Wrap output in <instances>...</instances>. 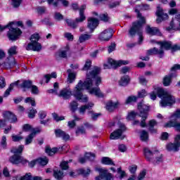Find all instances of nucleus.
<instances>
[{
  "mask_svg": "<svg viewBox=\"0 0 180 180\" xmlns=\"http://www.w3.org/2000/svg\"><path fill=\"white\" fill-rule=\"evenodd\" d=\"M100 74L101 68L94 67L93 70L87 73L84 82L82 80L79 81L73 91L70 88L62 89L60 92V96H62L63 99H70L73 95L77 101L86 103L88 102V96L82 94V91L86 89L91 95H95L97 98H103L105 95L98 87L102 84V77L99 76Z\"/></svg>",
  "mask_w": 180,
  "mask_h": 180,
  "instance_id": "1",
  "label": "nucleus"
},
{
  "mask_svg": "<svg viewBox=\"0 0 180 180\" xmlns=\"http://www.w3.org/2000/svg\"><path fill=\"white\" fill-rule=\"evenodd\" d=\"M158 98H162L160 101V106L167 108V106H172L175 103V97L172 96L168 91L160 87L155 88L153 91L150 94V99L155 101Z\"/></svg>",
  "mask_w": 180,
  "mask_h": 180,
  "instance_id": "2",
  "label": "nucleus"
},
{
  "mask_svg": "<svg viewBox=\"0 0 180 180\" xmlns=\"http://www.w3.org/2000/svg\"><path fill=\"white\" fill-rule=\"evenodd\" d=\"M135 12L137 13L139 20L132 23L129 33L131 37L138 34L139 36V44H141V41H143V25L146 23V18L141 15L139 9L136 8Z\"/></svg>",
  "mask_w": 180,
  "mask_h": 180,
  "instance_id": "3",
  "label": "nucleus"
},
{
  "mask_svg": "<svg viewBox=\"0 0 180 180\" xmlns=\"http://www.w3.org/2000/svg\"><path fill=\"white\" fill-rule=\"evenodd\" d=\"M150 43L153 44H159L160 46V49H158L157 48H153L148 51V54L149 56H153V54L160 56V57H162L164 56V50H171L172 42L168 41H157L155 39H151Z\"/></svg>",
  "mask_w": 180,
  "mask_h": 180,
  "instance_id": "4",
  "label": "nucleus"
},
{
  "mask_svg": "<svg viewBox=\"0 0 180 180\" xmlns=\"http://www.w3.org/2000/svg\"><path fill=\"white\" fill-rule=\"evenodd\" d=\"M25 146L20 145L18 147H13L11 150V152L14 154L9 159L11 164H27V160L24 159L23 157L20 156V154L23 152Z\"/></svg>",
  "mask_w": 180,
  "mask_h": 180,
  "instance_id": "5",
  "label": "nucleus"
},
{
  "mask_svg": "<svg viewBox=\"0 0 180 180\" xmlns=\"http://www.w3.org/2000/svg\"><path fill=\"white\" fill-rule=\"evenodd\" d=\"M8 56L6 58L4 63L1 64L2 67L6 68V70L13 68V67L16 65V60L13 56L18 54V46H13L8 49Z\"/></svg>",
  "mask_w": 180,
  "mask_h": 180,
  "instance_id": "6",
  "label": "nucleus"
},
{
  "mask_svg": "<svg viewBox=\"0 0 180 180\" xmlns=\"http://www.w3.org/2000/svg\"><path fill=\"white\" fill-rule=\"evenodd\" d=\"M14 24L15 22H10L8 25L4 26L0 25V32H4L7 27L9 29L7 34L9 40H16L22 34V31L19 28H13Z\"/></svg>",
  "mask_w": 180,
  "mask_h": 180,
  "instance_id": "7",
  "label": "nucleus"
},
{
  "mask_svg": "<svg viewBox=\"0 0 180 180\" xmlns=\"http://www.w3.org/2000/svg\"><path fill=\"white\" fill-rule=\"evenodd\" d=\"M138 109L141 113L140 117H142V120L140 123L139 121L135 120L133 122V124H140L141 127H146V119H147V112L150 110V107L146 104H144L143 102H141L138 104Z\"/></svg>",
  "mask_w": 180,
  "mask_h": 180,
  "instance_id": "8",
  "label": "nucleus"
},
{
  "mask_svg": "<svg viewBox=\"0 0 180 180\" xmlns=\"http://www.w3.org/2000/svg\"><path fill=\"white\" fill-rule=\"evenodd\" d=\"M165 127H175L176 131H180V108L177 109L169 117V121Z\"/></svg>",
  "mask_w": 180,
  "mask_h": 180,
  "instance_id": "9",
  "label": "nucleus"
},
{
  "mask_svg": "<svg viewBox=\"0 0 180 180\" xmlns=\"http://www.w3.org/2000/svg\"><path fill=\"white\" fill-rule=\"evenodd\" d=\"M86 9V6L82 5L79 8V18H77L75 20H72L70 19L66 20V23L68 24V26H70V27H72V29H77L78 27V23H82L84 20L86 19V17L85 16V14H84V12Z\"/></svg>",
  "mask_w": 180,
  "mask_h": 180,
  "instance_id": "10",
  "label": "nucleus"
},
{
  "mask_svg": "<svg viewBox=\"0 0 180 180\" xmlns=\"http://www.w3.org/2000/svg\"><path fill=\"white\" fill-rule=\"evenodd\" d=\"M144 155L147 161H153V158L157 156L155 159V160L153 162V164H161L162 162V155L160 153V152L155 150V152H151L150 149L146 148H144Z\"/></svg>",
  "mask_w": 180,
  "mask_h": 180,
  "instance_id": "11",
  "label": "nucleus"
},
{
  "mask_svg": "<svg viewBox=\"0 0 180 180\" xmlns=\"http://www.w3.org/2000/svg\"><path fill=\"white\" fill-rule=\"evenodd\" d=\"M39 39L40 37L39 36V34H32L30 38L31 42L29 43L25 47L26 50H32V51H40V50H41V44L38 42Z\"/></svg>",
  "mask_w": 180,
  "mask_h": 180,
  "instance_id": "12",
  "label": "nucleus"
},
{
  "mask_svg": "<svg viewBox=\"0 0 180 180\" xmlns=\"http://www.w3.org/2000/svg\"><path fill=\"white\" fill-rule=\"evenodd\" d=\"M96 171L99 175L95 177V180H113V175L109 172V170L102 168L96 167Z\"/></svg>",
  "mask_w": 180,
  "mask_h": 180,
  "instance_id": "13",
  "label": "nucleus"
},
{
  "mask_svg": "<svg viewBox=\"0 0 180 180\" xmlns=\"http://www.w3.org/2000/svg\"><path fill=\"white\" fill-rule=\"evenodd\" d=\"M124 131H126V126H124V124H122L120 122V129L114 131L112 133L110 134V140H118V139L123 140V139H124V136L123 135V133H124Z\"/></svg>",
  "mask_w": 180,
  "mask_h": 180,
  "instance_id": "14",
  "label": "nucleus"
},
{
  "mask_svg": "<svg viewBox=\"0 0 180 180\" xmlns=\"http://www.w3.org/2000/svg\"><path fill=\"white\" fill-rule=\"evenodd\" d=\"M180 148V131L175 138L174 143H169L166 145V149L167 151H173V153H176L179 151Z\"/></svg>",
  "mask_w": 180,
  "mask_h": 180,
  "instance_id": "15",
  "label": "nucleus"
},
{
  "mask_svg": "<svg viewBox=\"0 0 180 180\" xmlns=\"http://www.w3.org/2000/svg\"><path fill=\"white\" fill-rule=\"evenodd\" d=\"M127 64H129L128 60L116 61L112 58H108V63L104 64V68L105 70L108 68H117V67H120V65H126Z\"/></svg>",
  "mask_w": 180,
  "mask_h": 180,
  "instance_id": "16",
  "label": "nucleus"
},
{
  "mask_svg": "<svg viewBox=\"0 0 180 180\" xmlns=\"http://www.w3.org/2000/svg\"><path fill=\"white\" fill-rule=\"evenodd\" d=\"M157 23H161L163 20H167L169 18L168 14L164 12V9L161 6H158L156 10Z\"/></svg>",
  "mask_w": 180,
  "mask_h": 180,
  "instance_id": "17",
  "label": "nucleus"
},
{
  "mask_svg": "<svg viewBox=\"0 0 180 180\" xmlns=\"http://www.w3.org/2000/svg\"><path fill=\"white\" fill-rule=\"evenodd\" d=\"M167 30H180V14L176 15V17L172 19Z\"/></svg>",
  "mask_w": 180,
  "mask_h": 180,
  "instance_id": "18",
  "label": "nucleus"
},
{
  "mask_svg": "<svg viewBox=\"0 0 180 180\" xmlns=\"http://www.w3.org/2000/svg\"><path fill=\"white\" fill-rule=\"evenodd\" d=\"M113 36V30L108 28L99 34V39L101 41H109Z\"/></svg>",
  "mask_w": 180,
  "mask_h": 180,
  "instance_id": "19",
  "label": "nucleus"
},
{
  "mask_svg": "<svg viewBox=\"0 0 180 180\" xmlns=\"http://www.w3.org/2000/svg\"><path fill=\"white\" fill-rule=\"evenodd\" d=\"M98 24L99 21L98 20V19L94 18H88L87 27L90 29L91 33L92 32H94V30H95V29H96Z\"/></svg>",
  "mask_w": 180,
  "mask_h": 180,
  "instance_id": "20",
  "label": "nucleus"
},
{
  "mask_svg": "<svg viewBox=\"0 0 180 180\" xmlns=\"http://www.w3.org/2000/svg\"><path fill=\"white\" fill-rule=\"evenodd\" d=\"M146 32L147 34H150V36H161V32H160V30L155 27H150V25H147Z\"/></svg>",
  "mask_w": 180,
  "mask_h": 180,
  "instance_id": "21",
  "label": "nucleus"
},
{
  "mask_svg": "<svg viewBox=\"0 0 180 180\" xmlns=\"http://www.w3.org/2000/svg\"><path fill=\"white\" fill-rule=\"evenodd\" d=\"M3 117L6 120H8L11 123H15V122H18V118L16 117V115L9 111L4 112L3 113Z\"/></svg>",
  "mask_w": 180,
  "mask_h": 180,
  "instance_id": "22",
  "label": "nucleus"
},
{
  "mask_svg": "<svg viewBox=\"0 0 180 180\" xmlns=\"http://www.w3.org/2000/svg\"><path fill=\"white\" fill-rule=\"evenodd\" d=\"M119 105H120V103L117 101L115 102L110 101L106 103V109L108 112H113L115 109L119 107Z\"/></svg>",
  "mask_w": 180,
  "mask_h": 180,
  "instance_id": "23",
  "label": "nucleus"
},
{
  "mask_svg": "<svg viewBox=\"0 0 180 180\" xmlns=\"http://www.w3.org/2000/svg\"><path fill=\"white\" fill-rule=\"evenodd\" d=\"M55 134L56 137H61L63 140H70V135L60 129L55 130Z\"/></svg>",
  "mask_w": 180,
  "mask_h": 180,
  "instance_id": "24",
  "label": "nucleus"
},
{
  "mask_svg": "<svg viewBox=\"0 0 180 180\" xmlns=\"http://www.w3.org/2000/svg\"><path fill=\"white\" fill-rule=\"evenodd\" d=\"M86 160H89V161H94L95 160V154L94 153H86L84 157L80 158L79 159L80 164H84L86 162Z\"/></svg>",
  "mask_w": 180,
  "mask_h": 180,
  "instance_id": "25",
  "label": "nucleus"
},
{
  "mask_svg": "<svg viewBox=\"0 0 180 180\" xmlns=\"http://www.w3.org/2000/svg\"><path fill=\"white\" fill-rule=\"evenodd\" d=\"M18 84H19V81L11 83L10 84L9 87L6 90V91L4 93V98H6V97L9 96L12 89H13V88H15V86H18Z\"/></svg>",
  "mask_w": 180,
  "mask_h": 180,
  "instance_id": "26",
  "label": "nucleus"
},
{
  "mask_svg": "<svg viewBox=\"0 0 180 180\" xmlns=\"http://www.w3.org/2000/svg\"><path fill=\"white\" fill-rule=\"evenodd\" d=\"M68 53H70V46L67 45L64 49H62L58 52V56L62 58H65Z\"/></svg>",
  "mask_w": 180,
  "mask_h": 180,
  "instance_id": "27",
  "label": "nucleus"
},
{
  "mask_svg": "<svg viewBox=\"0 0 180 180\" xmlns=\"http://www.w3.org/2000/svg\"><path fill=\"white\" fill-rule=\"evenodd\" d=\"M129 82H130V77L129 76H123L121 77L119 84L121 86H126L127 85L129 84Z\"/></svg>",
  "mask_w": 180,
  "mask_h": 180,
  "instance_id": "28",
  "label": "nucleus"
},
{
  "mask_svg": "<svg viewBox=\"0 0 180 180\" xmlns=\"http://www.w3.org/2000/svg\"><path fill=\"white\" fill-rule=\"evenodd\" d=\"M40 176H34L32 177V174L27 173L24 176L21 177L20 180H41Z\"/></svg>",
  "mask_w": 180,
  "mask_h": 180,
  "instance_id": "29",
  "label": "nucleus"
},
{
  "mask_svg": "<svg viewBox=\"0 0 180 180\" xmlns=\"http://www.w3.org/2000/svg\"><path fill=\"white\" fill-rule=\"evenodd\" d=\"M173 77H174L173 74H170L169 75L165 76L163 79V85L165 86H169Z\"/></svg>",
  "mask_w": 180,
  "mask_h": 180,
  "instance_id": "30",
  "label": "nucleus"
},
{
  "mask_svg": "<svg viewBox=\"0 0 180 180\" xmlns=\"http://www.w3.org/2000/svg\"><path fill=\"white\" fill-rule=\"evenodd\" d=\"M94 108V103H89L87 105H82L81 106V108H79V113H85V110H91V108Z\"/></svg>",
  "mask_w": 180,
  "mask_h": 180,
  "instance_id": "31",
  "label": "nucleus"
},
{
  "mask_svg": "<svg viewBox=\"0 0 180 180\" xmlns=\"http://www.w3.org/2000/svg\"><path fill=\"white\" fill-rule=\"evenodd\" d=\"M53 176L56 179H63L64 177V173L61 170L54 169L53 170Z\"/></svg>",
  "mask_w": 180,
  "mask_h": 180,
  "instance_id": "32",
  "label": "nucleus"
},
{
  "mask_svg": "<svg viewBox=\"0 0 180 180\" xmlns=\"http://www.w3.org/2000/svg\"><path fill=\"white\" fill-rule=\"evenodd\" d=\"M77 172L79 175H82L83 176H89V174H91V169H79L77 170Z\"/></svg>",
  "mask_w": 180,
  "mask_h": 180,
  "instance_id": "33",
  "label": "nucleus"
},
{
  "mask_svg": "<svg viewBox=\"0 0 180 180\" xmlns=\"http://www.w3.org/2000/svg\"><path fill=\"white\" fill-rule=\"evenodd\" d=\"M68 82L69 84H72L73 82L75 81L76 74L75 72H71V70H68Z\"/></svg>",
  "mask_w": 180,
  "mask_h": 180,
  "instance_id": "34",
  "label": "nucleus"
},
{
  "mask_svg": "<svg viewBox=\"0 0 180 180\" xmlns=\"http://www.w3.org/2000/svg\"><path fill=\"white\" fill-rule=\"evenodd\" d=\"M102 164H104V165H115V162H113V160L108 157H103L101 159Z\"/></svg>",
  "mask_w": 180,
  "mask_h": 180,
  "instance_id": "35",
  "label": "nucleus"
},
{
  "mask_svg": "<svg viewBox=\"0 0 180 180\" xmlns=\"http://www.w3.org/2000/svg\"><path fill=\"white\" fill-rule=\"evenodd\" d=\"M126 176V172L122 170V167H119L117 169V174L116 175V178L119 180H122L124 177Z\"/></svg>",
  "mask_w": 180,
  "mask_h": 180,
  "instance_id": "36",
  "label": "nucleus"
},
{
  "mask_svg": "<svg viewBox=\"0 0 180 180\" xmlns=\"http://www.w3.org/2000/svg\"><path fill=\"white\" fill-rule=\"evenodd\" d=\"M45 151L48 155H54L57 151H58V149L57 148H53L51 149L50 147H46L45 149Z\"/></svg>",
  "mask_w": 180,
  "mask_h": 180,
  "instance_id": "37",
  "label": "nucleus"
},
{
  "mask_svg": "<svg viewBox=\"0 0 180 180\" xmlns=\"http://www.w3.org/2000/svg\"><path fill=\"white\" fill-rule=\"evenodd\" d=\"M32 86L33 84L30 80L24 81L21 85L22 88H24V89H30V87Z\"/></svg>",
  "mask_w": 180,
  "mask_h": 180,
  "instance_id": "38",
  "label": "nucleus"
},
{
  "mask_svg": "<svg viewBox=\"0 0 180 180\" xmlns=\"http://www.w3.org/2000/svg\"><path fill=\"white\" fill-rule=\"evenodd\" d=\"M89 39H91V34H83L80 35L79 38V41L80 43H84V41H86V40H89Z\"/></svg>",
  "mask_w": 180,
  "mask_h": 180,
  "instance_id": "39",
  "label": "nucleus"
},
{
  "mask_svg": "<svg viewBox=\"0 0 180 180\" xmlns=\"http://www.w3.org/2000/svg\"><path fill=\"white\" fill-rule=\"evenodd\" d=\"M37 162L40 165H47L49 162V159H47V158H40L39 159H37Z\"/></svg>",
  "mask_w": 180,
  "mask_h": 180,
  "instance_id": "40",
  "label": "nucleus"
},
{
  "mask_svg": "<svg viewBox=\"0 0 180 180\" xmlns=\"http://www.w3.org/2000/svg\"><path fill=\"white\" fill-rule=\"evenodd\" d=\"M154 126H157V121H155L154 120H150L149 121V127H150L149 130L151 131V133H156L157 132V130L153 129V127Z\"/></svg>",
  "mask_w": 180,
  "mask_h": 180,
  "instance_id": "41",
  "label": "nucleus"
},
{
  "mask_svg": "<svg viewBox=\"0 0 180 180\" xmlns=\"http://www.w3.org/2000/svg\"><path fill=\"white\" fill-rule=\"evenodd\" d=\"M141 140L142 141H147L148 140V132L144 130L141 132Z\"/></svg>",
  "mask_w": 180,
  "mask_h": 180,
  "instance_id": "42",
  "label": "nucleus"
},
{
  "mask_svg": "<svg viewBox=\"0 0 180 180\" xmlns=\"http://www.w3.org/2000/svg\"><path fill=\"white\" fill-rule=\"evenodd\" d=\"M70 108L72 112H75L78 109V103L75 101H72L70 104Z\"/></svg>",
  "mask_w": 180,
  "mask_h": 180,
  "instance_id": "43",
  "label": "nucleus"
},
{
  "mask_svg": "<svg viewBox=\"0 0 180 180\" xmlns=\"http://www.w3.org/2000/svg\"><path fill=\"white\" fill-rule=\"evenodd\" d=\"M35 134L32 133L30 134L25 139V144L26 146L30 144L32 141H33V139L34 138Z\"/></svg>",
  "mask_w": 180,
  "mask_h": 180,
  "instance_id": "44",
  "label": "nucleus"
},
{
  "mask_svg": "<svg viewBox=\"0 0 180 180\" xmlns=\"http://www.w3.org/2000/svg\"><path fill=\"white\" fill-rule=\"evenodd\" d=\"M137 101V97L136 96H129L126 101H125V103L127 105H129V103H131L133 102H136Z\"/></svg>",
  "mask_w": 180,
  "mask_h": 180,
  "instance_id": "45",
  "label": "nucleus"
},
{
  "mask_svg": "<svg viewBox=\"0 0 180 180\" xmlns=\"http://www.w3.org/2000/svg\"><path fill=\"white\" fill-rule=\"evenodd\" d=\"M44 78L46 79V84H49V82L50 79H51V78H57V73L52 72L51 75H46Z\"/></svg>",
  "mask_w": 180,
  "mask_h": 180,
  "instance_id": "46",
  "label": "nucleus"
},
{
  "mask_svg": "<svg viewBox=\"0 0 180 180\" xmlns=\"http://www.w3.org/2000/svg\"><path fill=\"white\" fill-rule=\"evenodd\" d=\"M137 116V113L134 111H131L128 113V115L127 117V120H133Z\"/></svg>",
  "mask_w": 180,
  "mask_h": 180,
  "instance_id": "47",
  "label": "nucleus"
},
{
  "mask_svg": "<svg viewBox=\"0 0 180 180\" xmlns=\"http://www.w3.org/2000/svg\"><path fill=\"white\" fill-rule=\"evenodd\" d=\"M25 103H30L32 106H36V101H34V98L32 97H27L25 100Z\"/></svg>",
  "mask_w": 180,
  "mask_h": 180,
  "instance_id": "48",
  "label": "nucleus"
},
{
  "mask_svg": "<svg viewBox=\"0 0 180 180\" xmlns=\"http://www.w3.org/2000/svg\"><path fill=\"white\" fill-rule=\"evenodd\" d=\"M11 139H12L13 141L18 142V141H20V140H23V136H22L20 135L13 134L11 136Z\"/></svg>",
  "mask_w": 180,
  "mask_h": 180,
  "instance_id": "49",
  "label": "nucleus"
},
{
  "mask_svg": "<svg viewBox=\"0 0 180 180\" xmlns=\"http://www.w3.org/2000/svg\"><path fill=\"white\" fill-rule=\"evenodd\" d=\"M89 115L91 117L92 120H96L98 116H101V113H94L92 110H89Z\"/></svg>",
  "mask_w": 180,
  "mask_h": 180,
  "instance_id": "50",
  "label": "nucleus"
},
{
  "mask_svg": "<svg viewBox=\"0 0 180 180\" xmlns=\"http://www.w3.org/2000/svg\"><path fill=\"white\" fill-rule=\"evenodd\" d=\"M53 117L56 122H61V120H65V117L64 116H58L57 113L53 114Z\"/></svg>",
  "mask_w": 180,
  "mask_h": 180,
  "instance_id": "51",
  "label": "nucleus"
},
{
  "mask_svg": "<svg viewBox=\"0 0 180 180\" xmlns=\"http://www.w3.org/2000/svg\"><path fill=\"white\" fill-rule=\"evenodd\" d=\"M86 131L84 127H78L76 130V136H79V134H85Z\"/></svg>",
  "mask_w": 180,
  "mask_h": 180,
  "instance_id": "52",
  "label": "nucleus"
},
{
  "mask_svg": "<svg viewBox=\"0 0 180 180\" xmlns=\"http://www.w3.org/2000/svg\"><path fill=\"white\" fill-rule=\"evenodd\" d=\"M36 113H37V110L36 109H32L28 112V117L30 119H33L36 116Z\"/></svg>",
  "mask_w": 180,
  "mask_h": 180,
  "instance_id": "53",
  "label": "nucleus"
},
{
  "mask_svg": "<svg viewBox=\"0 0 180 180\" xmlns=\"http://www.w3.org/2000/svg\"><path fill=\"white\" fill-rule=\"evenodd\" d=\"M30 89L33 95H39V88L37 86L32 85Z\"/></svg>",
  "mask_w": 180,
  "mask_h": 180,
  "instance_id": "54",
  "label": "nucleus"
},
{
  "mask_svg": "<svg viewBox=\"0 0 180 180\" xmlns=\"http://www.w3.org/2000/svg\"><path fill=\"white\" fill-rule=\"evenodd\" d=\"M91 64H92V62L90 60H87L83 68V71H88V69L91 68Z\"/></svg>",
  "mask_w": 180,
  "mask_h": 180,
  "instance_id": "55",
  "label": "nucleus"
},
{
  "mask_svg": "<svg viewBox=\"0 0 180 180\" xmlns=\"http://www.w3.org/2000/svg\"><path fill=\"white\" fill-rule=\"evenodd\" d=\"M68 162H70L69 161H63L60 163V168L63 170L68 169Z\"/></svg>",
  "mask_w": 180,
  "mask_h": 180,
  "instance_id": "56",
  "label": "nucleus"
},
{
  "mask_svg": "<svg viewBox=\"0 0 180 180\" xmlns=\"http://www.w3.org/2000/svg\"><path fill=\"white\" fill-rule=\"evenodd\" d=\"M54 19H56V20H63L64 16L60 13H55Z\"/></svg>",
  "mask_w": 180,
  "mask_h": 180,
  "instance_id": "57",
  "label": "nucleus"
},
{
  "mask_svg": "<svg viewBox=\"0 0 180 180\" xmlns=\"http://www.w3.org/2000/svg\"><path fill=\"white\" fill-rule=\"evenodd\" d=\"M37 13L39 15H43V13H46V7L44 6H39L37 8Z\"/></svg>",
  "mask_w": 180,
  "mask_h": 180,
  "instance_id": "58",
  "label": "nucleus"
},
{
  "mask_svg": "<svg viewBox=\"0 0 180 180\" xmlns=\"http://www.w3.org/2000/svg\"><path fill=\"white\" fill-rule=\"evenodd\" d=\"M23 131H30L32 130V125L29 124H25L22 126Z\"/></svg>",
  "mask_w": 180,
  "mask_h": 180,
  "instance_id": "59",
  "label": "nucleus"
},
{
  "mask_svg": "<svg viewBox=\"0 0 180 180\" xmlns=\"http://www.w3.org/2000/svg\"><path fill=\"white\" fill-rule=\"evenodd\" d=\"M1 145L2 148H6V146H7V143H6V136H2L1 141Z\"/></svg>",
  "mask_w": 180,
  "mask_h": 180,
  "instance_id": "60",
  "label": "nucleus"
},
{
  "mask_svg": "<svg viewBox=\"0 0 180 180\" xmlns=\"http://www.w3.org/2000/svg\"><path fill=\"white\" fill-rule=\"evenodd\" d=\"M129 169L131 174H136V172L137 171V165H133L129 166Z\"/></svg>",
  "mask_w": 180,
  "mask_h": 180,
  "instance_id": "61",
  "label": "nucleus"
},
{
  "mask_svg": "<svg viewBox=\"0 0 180 180\" xmlns=\"http://www.w3.org/2000/svg\"><path fill=\"white\" fill-rule=\"evenodd\" d=\"M12 5L14 6V8H18L20 6V3L22 2L21 0H11Z\"/></svg>",
  "mask_w": 180,
  "mask_h": 180,
  "instance_id": "62",
  "label": "nucleus"
},
{
  "mask_svg": "<svg viewBox=\"0 0 180 180\" xmlns=\"http://www.w3.org/2000/svg\"><path fill=\"white\" fill-rule=\"evenodd\" d=\"M6 86V82H5V77H0V88H5Z\"/></svg>",
  "mask_w": 180,
  "mask_h": 180,
  "instance_id": "63",
  "label": "nucleus"
},
{
  "mask_svg": "<svg viewBox=\"0 0 180 180\" xmlns=\"http://www.w3.org/2000/svg\"><path fill=\"white\" fill-rule=\"evenodd\" d=\"M147 96V92L144 89H142L141 91L138 92L139 98H144V96Z\"/></svg>",
  "mask_w": 180,
  "mask_h": 180,
  "instance_id": "64",
  "label": "nucleus"
}]
</instances>
